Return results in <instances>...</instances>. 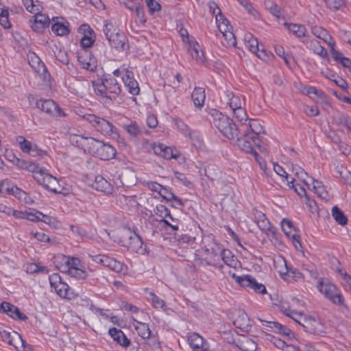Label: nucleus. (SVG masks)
<instances>
[{"instance_id": "obj_1", "label": "nucleus", "mask_w": 351, "mask_h": 351, "mask_svg": "<svg viewBox=\"0 0 351 351\" xmlns=\"http://www.w3.org/2000/svg\"><path fill=\"white\" fill-rule=\"evenodd\" d=\"M79 146L89 154L99 158L101 160H108L116 155V149L110 144L104 143L93 137L80 136L77 140Z\"/></svg>"}, {"instance_id": "obj_2", "label": "nucleus", "mask_w": 351, "mask_h": 351, "mask_svg": "<svg viewBox=\"0 0 351 351\" xmlns=\"http://www.w3.org/2000/svg\"><path fill=\"white\" fill-rule=\"evenodd\" d=\"M93 86L97 97L105 104L111 103L121 93L119 84L114 77L98 79L93 82Z\"/></svg>"}, {"instance_id": "obj_3", "label": "nucleus", "mask_w": 351, "mask_h": 351, "mask_svg": "<svg viewBox=\"0 0 351 351\" xmlns=\"http://www.w3.org/2000/svg\"><path fill=\"white\" fill-rule=\"evenodd\" d=\"M210 114L213 117L212 123L213 125L217 128L224 136L230 140L238 138L241 128H239L232 119L215 110H212Z\"/></svg>"}, {"instance_id": "obj_4", "label": "nucleus", "mask_w": 351, "mask_h": 351, "mask_svg": "<svg viewBox=\"0 0 351 351\" xmlns=\"http://www.w3.org/2000/svg\"><path fill=\"white\" fill-rule=\"evenodd\" d=\"M320 293L333 304L345 306V302L341 291L327 279H321L317 286Z\"/></svg>"}, {"instance_id": "obj_5", "label": "nucleus", "mask_w": 351, "mask_h": 351, "mask_svg": "<svg viewBox=\"0 0 351 351\" xmlns=\"http://www.w3.org/2000/svg\"><path fill=\"white\" fill-rule=\"evenodd\" d=\"M82 117L88 121L95 130L104 135L112 138L118 136L117 132L114 130V127L110 121L92 114H85Z\"/></svg>"}, {"instance_id": "obj_6", "label": "nucleus", "mask_w": 351, "mask_h": 351, "mask_svg": "<svg viewBox=\"0 0 351 351\" xmlns=\"http://www.w3.org/2000/svg\"><path fill=\"white\" fill-rule=\"evenodd\" d=\"M49 278L51 287L60 297L67 300H73L77 297V294L66 283L62 281L59 274H53Z\"/></svg>"}, {"instance_id": "obj_7", "label": "nucleus", "mask_w": 351, "mask_h": 351, "mask_svg": "<svg viewBox=\"0 0 351 351\" xmlns=\"http://www.w3.org/2000/svg\"><path fill=\"white\" fill-rule=\"evenodd\" d=\"M121 241L123 246L132 252L142 253L144 251L141 238L135 232H132L130 229L123 232Z\"/></svg>"}, {"instance_id": "obj_8", "label": "nucleus", "mask_w": 351, "mask_h": 351, "mask_svg": "<svg viewBox=\"0 0 351 351\" xmlns=\"http://www.w3.org/2000/svg\"><path fill=\"white\" fill-rule=\"evenodd\" d=\"M34 179L47 189L54 193H59L58 181L47 172L45 169H39L38 172L35 173Z\"/></svg>"}, {"instance_id": "obj_9", "label": "nucleus", "mask_w": 351, "mask_h": 351, "mask_svg": "<svg viewBox=\"0 0 351 351\" xmlns=\"http://www.w3.org/2000/svg\"><path fill=\"white\" fill-rule=\"evenodd\" d=\"M36 107L53 117H64L66 116L64 110L51 99H40L36 101Z\"/></svg>"}, {"instance_id": "obj_10", "label": "nucleus", "mask_w": 351, "mask_h": 351, "mask_svg": "<svg viewBox=\"0 0 351 351\" xmlns=\"http://www.w3.org/2000/svg\"><path fill=\"white\" fill-rule=\"evenodd\" d=\"M232 277L242 287L250 288L258 293L265 294L266 293L265 285L258 283L255 278L250 275L239 276L233 274Z\"/></svg>"}, {"instance_id": "obj_11", "label": "nucleus", "mask_w": 351, "mask_h": 351, "mask_svg": "<svg viewBox=\"0 0 351 351\" xmlns=\"http://www.w3.org/2000/svg\"><path fill=\"white\" fill-rule=\"evenodd\" d=\"M281 226L285 234L291 238L295 248L300 251L302 249V246L300 241V236L295 232H295V230L293 228L292 222L287 219H283L281 221Z\"/></svg>"}, {"instance_id": "obj_12", "label": "nucleus", "mask_w": 351, "mask_h": 351, "mask_svg": "<svg viewBox=\"0 0 351 351\" xmlns=\"http://www.w3.org/2000/svg\"><path fill=\"white\" fill-rule=\"evenodd\" d=\"M251 136L250 135L249 132L245 133L243 137L239 136V134L238 135V138H235L233 141H236L237 142V145L241 149L242 151L246 152V153H251L252 154L257 162L260 163L261 165V163L260 162V156L254 150L252 147V141L250 138Z\"/></svg>"}, {"instance_id": "obj_13", "label": "nucleus", "mask_w": 351, "mask_h": 351, "mask_svg": "<svg viewBox=\"0 0 351 351\" xmlns=\"http://www.w3.org/2000/svg\"><path fill=\"white\" fill-rule=\"evenodd\" d=\"M188 342L193 351H207L208 344L199 334L192 332L188 335Z\"/></svg>"}, {"instance_id": "obj_14", "label": "nucleus", "mask_w": 351, "mask_h": 351, "mask_svg": "<svg viewBox=\"0 0 351 351\" xmlns=\"http://www.w3.org/2000/svg\"><path fill=\"white\" fill-rule=\"evenodd\" d=\"M122 80L128 92L131 95L133 96L138 95L140 88L137 81L134 78V74L131 71L128 69L125 70Z\"/></svg>"}, {"instance_id": "obj_15", "label": "nucleus", "mask_w": 351, "mask_h": 351, "mask_svg": "<svg viewBox=\"0 0 351 351\" xmlns=\"http://www.w3.org/2000/svg\"><path fill=\"white\" fill-rule=\"evenodd\" d=\"M152 148L156 155L166 160H170L171 158L177 159L180 156L179 154L173 153L171 147L162 143H153Z\"/></svg>"}, {"instance_id": "obj_16", "label": "nucleus", "mask_w": 351, "mask_h": 351, "mask_svg": "<svg viewBox=\"0 0 351 351\" xmlns=\"http://www.w3.org/2000/svg\"><path fill=\"white\" fill-rule=\"evenodd\" d=\"M0 308L3 313H5L14 319L23 321L27 319V317L24 313H21L18 307L9 302H2L0 305Z\"/></svg>"}, {"instance_id": "obj_17", "label": "nucleus", "mask_w": 351, "mask_h": 351, "mask_svg": "<svg viewBox=\"0 0 351 351\" xmlns=\"http://www.w3.org/2000/svg\"><path fill=\"white\" fill-rule=\"evenodd\" d=\"M34 21L31 25L32 29L36 32H42L49 25L50 19L39 11L34 13Z\"/></svg>"}, {"instance_id": "obj_18", "label": "nucleus", "mask_w": 351, "mask_h": 351, "mask_svg": "<svg viewBox=\"0 0 351 351\" xmlns=\"http://www.w3.org/2000/svg\"><path fill=\"white\" fill-rule=\"evenodd\" d=\"M217 250L221 252V258L226 265L234 269L241 267V263L230 250L222 246H217Z\"/></svg>"}, {"instance_id": "obj_19", "label": "nucleus", "mask_w": 351, "mask_h": 351, "mask_svg": "<svg viewBox=\"0 0 351 351\" xmlns=\"http://www.w3.org/2000/svg\"><path fill=\"white\" fill-rule=\"evenodd\" d=\"M119 178L123 186L130 187L136 183L137 178L134 170L129 167L121 170Z\"/></svg>"}, {"instance_id": "obj_20", "label": "nucleus", "mask_w": 351, "mask_h": 351, "mask_svg": "<svg viewBox=\"0 0 351 351\" xmlns=\"http://www.w3.org/2000/svg\"><path fill=\"white\" fill-rule=\"evenodd\" d=\"M187 51L191 58L195 60L197 64H202L205 62L206 58L203 51L201 50L199 44L197 42H189Z\"/></svg>"}, {"instance_id": "obj_21", "label": "nucleus", "mask_w": 351, "mask_h": 351, "mask_svg": "<svg viewBox=\"0 0 351 351\" xmlns=\"http://www.w3.org/2000/svg\"><path fill=\"white\" fill-rule=\"evenodd\" d=\"M34 58L35 60L32 59V63H30L32 66L35 69L36 72L45 82H49L50 81L51 75L45 65L37 56H35Z\"/></svg>"}, {"instance_id": "obj_22", "label": "nucleus", "mask_w": 351, "mask_h": 351, "mask_svg": "<svg viewBox=\"0 0 351 351\" xmlns=\"http://www.w3.org/2000/svg\"><path fill=\"white\" fill-rule=\"evenodd\" d=\"M108 40L111 46L118 51H124L128 48V45H127L128 39L122 32H119L116 35L114 34L112 37L109 38Z\"/></svg>"}, {"instance_id": "obj_23", "label": "nucleus", "mask_w": 351, "mask_h": 351, "mask_svg": "<svg viewBox=\"0 0 351 351\" xmlns=\"http://www.w3.org/2000/svg\"><path fill=\"white\" fill-rule=\"evenodd\" d=\"M260 321L263 326L269 328L275 332H278L285 336H290L291 334V330L289 328L277 322H269L264 319H260Z\"/></svg>"}, {"instance_id": "obj_24", "label": "nucleus", "mask_w": 351, "mask_h": 351, "mask_svg": "<svg viewBox=\"0 0 351 351\" xmlns=\"http://www.w3.org/2000/svg\"><path fill=\"white\" fill-rule=\"evenodd\" d=\"M0 335L4 342L8 343L10 346H13L17 350L19 349V347L14 342H20L22 341V337L18 332L15 331L10 332L3 330L0 332Z\"/></svg>"}, {"instance_id": "obj_25", "label": "nucleus", "mask_w": 351, "mask_h": 351, "mask_svg": "<svg viewBox=\"0 0 351 351\" xmlns=\"http://www.w3.org/2000/svg\"><path fill=\"white\" fill-rule=\"evenodd\" d=\"M109 335L120 346L127 348L130 344V340L126 337L123 331L116 328H110L108 331Z\"/></svg>"}, {"instance_id": "obj_26", "label": "nucleus", "mask_w": 351, "mask_h": 351, "mask_svg": "<svg viewBox=\"0 0 351 351\" xmlns=\"http://www.w3.org/2000/svg\"><path fill=\"white\" fill-rule=\"evenodd\" d=\"M93 187L96 190L101 191L106 194H112L114 191V189L111 184L108 182L101 176H97L95 177Z\"/></svg>"}, {"instance_id": "obj_27", "label": "nucleus", "mask_w": 351, "mask_h": 351, "mask_svg": "<svg viewBox=\"0 0 351 351\" xmlns=\"http://www.w3.org/2000/svg\"><path fill=\"white\" fill-rule=\"evenodd\" d=\"M241 127V130L245 133H250V138L254 143H255L258 134L263 132V128L256 120L251 121L249 126L243 125Z\"/></svg>"}, {"instance_id": "obj_28", "label": "nucleus", "mask_w": 351, "mask_h": 351, "mask_svg": "<svg viewBox=\"0 0 351 351\" xmlns=\"http://www.w3.org/2000/svg\"><path fill=\"white\" fill-rule=\"evenodd\" d=\"M244 41L245 47L252 53H256L257 56L263 59V56L261 54L258 53V40L250 33H247L244 36Z\"/></svg>"}, {"instance_id": "obj_29", "label": "nucleus", "mask_w": 351, "mask_h": 351, "mask_svg": "<svg viewBox=\"0 0 351 351\" xmlns=\"http://www.w3.org/2000/svg\"><path fill=\"white\" fill-rule=\"evenodd\" d=\"M234 326L243 331L248 330L250 327V321L247 313L243 311H239L237 318L233 322Z\"/></svg>"}, {"instance_id": "obj_30", "label": "nucleus", "mask_w": 351, "mask_h": 351, "mask_svg": "<svg viewBox=\"0 0 351 351\" xmlns=\"http://www.w3.org/2000/svg\"><path fill=\"white\" fill-rule=\"evenodd\" d=\"M300 326H302L307 332L315 333L317 332V328L319 326V322L314 317L304 315Z\"/></svg>"}, {"instance_id": "obj_31", "label": "nucleus", "mask_w": 351, "mask_h": 351, "mask_svg": "<svg viewBox=\"0 0 351 351\" xmlns=\"http://www.w3.org/2000/svg\"><path fill=\"white\" fill-rule=\"evenodd\" d=\"M191 98L195 107L202 108L204 104L205 90L202 87H195L191 93Z\"/></svg>"}, {"instance_id": "obj_32", "label": "nucleus", "mask_w": 351, "mask_h": 351, "mask_svg": "<svg viewBox=\"0 0 351 351\" xmlns=\"http://www.w3.org/2000/svg\"><path fill=\"white\" fill-rule=\"evenodd\" d=\"M237 346L242 351H256L257 349L256 343L245 336L237 340Z\"/></svg>"}, {"instance_id": "obj_33", "label": "nucleus", "mask_w": 351, "mask_h": 351, "mask_svg": "<svg viewBox=\"0 0 351 351\" xmlns=\"http://www.w3.org/2000/svg\"><path fill=\"white\" fill-rule=\"evenodd\" d=\"M104 258V261H103V266L117 273L121 272L123 270V264L122 263L108 256Z\"/></svg>"}, {"instance_id": "obj_34", "label": "nucleus", "mask_w": 351, "mask_h": 351, "mask_svg": "<svg viewBox=\"0 0 351 351\" xmlns=\"http://www.w3.org/2000/svg\"><path fill=\"white\" fill-rule=\"evenodd\" d=\"M16 165L18 167L22 169H26L30 172H32L34 173V177L35 176V173L38 172V169H41L35 162H33L30 160H21L19 158L16 159Z\"/></svg>"}, {"instance_id": "obj_35", "label": "nucleus", "mask_w": 351, "mask_h": 351, "mask_svg": "<svg viewBox=\"0 0 351 351\" xmlns=\"http://www.w3.org/2000/svg\"><path fill=\"white\" fill-rule=\"evenodd\" d=\"M256 224L259 229L266 234L267 237H276V228L271 226L267 218Z\"/></svg>"}, {"instance_id": "obj_36", "label": "nucleus", "mask_w": 351, "mask_h": 351, "mask_svg": "<svg viewBox=\"0 0 351 351\" xmlns=\"http://www.w3.org/2000/svg\"><path fill=\"white\" fill-rule=\"evenodd\" d=\"M313 189L315 193H316L322 199L328 201L330 197L323 184L321 182L315 180H313Z\"/></svg>"}, {"instance_id": "obj_37", "label": "nucleus", "mask_w": 351, "mask_h": 351, "mask_svg": "<svg viewBox=\"0 0 351 351\" xmlns=\"http://www.w3.org/2000/svg\"><path fill=\"white\" fill-rule=\"evenodd\" d=\"M285 26H286L288 30L292 33L293 35L300 38L305 36L306 33V27L304 25H298L295 23H285Z\"/></svg>"}, {"instance_id": "obj_38", "label": "nucleus", "mask_w": 351, "mask_h": 351, "mask_svg": "<svg viewBox=\"0 0 351 351\" xmlns=\"http://www.w3.org/2000/svg\"><path fill=\"white\" fill-rule=\"evenodd\" d=\"M176 124L177 125V128L186 136L189 137L192 141H194L197 136L195 135V133L192 132L189 126L185 124V123L179 119H176L175 120Z\"/></svg>"}, {"instance_id": "obj_39", "label": "nucleus", "mask_w": 351, "mask_h": 351, "mask_svg": "<svg viewBox=\"0 0 351 351\" xmlns=\"http://www.w3.org/2000/svg\"><path fill=\"white\" fill-rule=\"evenodd\" d=\"M281 311H282L287 316L293 319L295 322L298 323L300 325L305 315L302 312H297L295 311L291 310L289 308H287L284 305H282Z\"/></svg>"}, {"instance_id": "obj_40", "label": "nucleus", "mask_w": 351, "mask_h": 351, "mask_svg": "<svg viewBox=\"0 0 351 351\" xmlns=\"http://www.w3.org/2000/svg\"><path fill=\"white\" fill-rule=\"evenodd\" d=\"M82 67L89 71H94L97 67V61L95 58L84 57L80 60Z\"/></svg>"}, {"instance_id": "obj_41", "label": "nucleus", "mask_w": 351, "mask_h": 351, "mask_svg": "<svg viewBox=\"0 0 351 351\" xmlns=\"http://www.w3.org/2000/svg\"><path fill=\"white\" fill-rule=\"evenodd\" d=\"M332 216L339 225L345 226L347 224L348 219L346 216L337 206L332 208Z\"/></svg>"}, {"instance_id": "obj_42", "label": "nucleus", "mask_w": 351, "mask_h": 351, "mask_svg": "<svg viewBox=\"0 0 351 351\" xmlns=\"http://www.w3.org/2000/svg\"><path fill=\"white\" fill-rule=\"evenodd\" d=\"M135 330L138 332V335L143 339H148L151 335V330L148 324L140 322H137L135 326Z\"/></svg>"}, {"instance_id": "obj_43", "label": "nucleus", "mask_w": 351, "mask_h": 351, "mask_svg": "<svg viewBox=\"0 0 351 351\" xmlns=\"http://www.w3.org/2000/svg\"><path fill=\"white\" fill-rule=\"evenodd\" d=\"M159 194L162 197H163L167 201L173 200L177 204H178L180 206H182L184 205V203L182 201V199L176 196L171 191L168 190L167 189L162 187Z\"/></svg>"}, {"instance_id": "obj_44", "label": "nucleus", "mask_w": 351, "mask_h": 351, "mask_svg": "<svg viewBox=\"0 0 351 351\" xmlns=\"http://www.w3.org/2000/svg\"><path fill=\"white\" fill-rule=\"evenodd\" d=\"M227 96L228 97V105L232 110H235V109L245 105V101L241 100L239 96L232 93H229Z\"/></svg>"}, {"instance_id": "obj_45", "label": "nucleus", "mask_w": 351, "mask_h": 351, "mask_svg": "<svg viewBox=\"0 0 351 351\" xmlns=\"http://www.w3.org/2000/svg\"><path fill=\"white\" fill-rule=\"evenodd\" d=\"M17 192L21 193V190L16 186H10L7 182H1L0 183V194L5 195L12 194L16 195Z\"/></svg>"}, {"instance_id": "obj_46", "label": "nucleus", "mask_w": 351, "mask_h": 351, "mask_svg": "<svg viewBox=\"0 0 351 351\" xmlns=\"http://www.w3.org/2000/svg\"><path fill=\"white\" fill-rule=\"evenodd\" d=\"M16 141L23 153L27 154L28 152H31L33 145L30 141H27L23 136H18Z\"/></svg>"}, {"instance_id": "obj_47", "label": "nucleus", "mask_w": 351, "mask_h": 351, "mask_svg": "<svg viewBox=\"0 0 351 351\" xmlns=\"http://www.w3.org/2000/svg\"><path fill=\"white\" fill-rule=\"evenodd\" d=\"M67 272L70 276L78 280H84L87 277V273L79 267L68 268Z\"/></svg>"}, {"instance_id": "obj_48", "label": "nucleus", "mask_w": 351, "mask_h": 351, "mask_svg": "<svg viewBox=\"0 0 351 351\" xmlns=\"http://www.w3.org/2000/svg\"><path fill=\"white\" fill-rule=\"evenodd\" d=\"M119 32L120 30L118 29L117 27H115V25L112 24L111 22H106L105 23L104 32L107 40L109 38H112L114 34V35H116Z\"/></svg>"}, {"instance_id": "obj_49", "label": "nucleus", "mask_w": 351, "mask_h": 351, "mask_svg": "<svg viewBox=\"0 0 351 351\" xmlns=\"http://www.w3.org/2000/svg\"><path fill=\"white\" fill-rule=\"evenodd\" d=\"M51 29L58 36H64L69 33L67 26L62 23H56L52 25Z\"/></svg>"}, {"instance_id": "obj_50", "label": "nucleus", "mask_w": 351, "mask_h": 351, "mask_svg": "<svg viewBox=\"0 0 351 351\" xmlns=\"http://www.w3.org/2000/svg\"><path fill=\"white\" fill-rule=\"evenodd\" d=\"M328 38L330 39L329 46L330 47L331 56L335 60L339 62V61L342 60L344 56L341 52L335 49V42L332 40L330 36H328Z\"/></svg>"}, {"instance_id": "obj_51", "label": "nucleus", "mask_w": 351, "mask_h": 351, "mask_svg": "<svg viewBox=\"0 0 351 351\" xmlns=\"http://www.w3.org/2000/svg\"><path fill=\"white\" fill-rule=\"evenodd\" d=\"M124 129L132 136H136L141 133V130L136 122H132L130 124L125 125Z\"/></svg>"}, {"instance_id": "obj_52", "label": "nucleus", "mask_w": 351, "mask_h": 351, "mask_svg": "<svg viewBox=\"0 0 351 351\" xmlns=\"http://www.w3.org/2000/svg\"><path fill=\"white\" fill-rule=\"evenodd\" d=\"M294 181V178H291V180L290 181L287 180V186L290 189H293L299 196L302 197L306 195V193L305 189L300 184H295Z\"/></svg>"}, {"instance_id": "obj_53", "label": "nucleus", "mask_w": 351, "mask_h": 351, "mask_svg": "<svg viewBox=\"0 0 351 351\" xmlns=\"http://www.w3.org/2000/svg\"><path fill=\"white\" fill-rule=\"evenodd\" d=\"M311 46L313 49V51L315 53L320 56L322 58L327 56V51L326 49L319 45V42L316 40L311 41Z\"/></svg>"}, {"instance_id": "obj_54", "label": "nucleus", "mask_w": 351, "mask_h": 351, "mask_svg": "<svg viewBox=\"0 0 351 351\" xmlns=\"http://www.w3.org/2000/svg\"><path fill=\"white\" fill-rule=\"evenodd\" d=\"M334 123L339 127L351 125V117L346 115H339L334 117Z\"/></svg>"}, {"instance_id": "obj_55", "label": "nucleus", "mask_w": 351, "mask_h": 351, "mask_svg": "<svg viewBox=\"0 0 351 351\" xmlns=\"http://www.w3.org/2000/svg\"><path fill=\"white\" fill-rule=\"evenodd\" d=\"M221 32L227 42V45L232 47H234L236 45V38L232 32L229 31V29H228Z\"/></svg>"}, {"instance_id": "obj_56", "label": "nucleus", "mask_w": 351, "mask_h": 351, "mask_svg": "<svg viewBox=\"0 0 351 351\" xmlns=\"http://www.w3.org/2000/svg\"><path fill=\"white\" fill-rule=\"evenodd\" d=\"M149 294L150 296L149 300L152 301V305L154 308H162L165 306V302L156 295H155L154 292L151 291L149 293Z\"/></svg>"}, {"instance_id": "obj_57", "label": "nucleus", "mask_w": 351, "mask_h": 351, "mask_svg": "<svg viewBox=\"0 0 351 351\" xmlns=\"http://www.w3.org/2000/svg\"><path fill=\"white\" fill-rule=\"evenodd\" d=\"M216 21L218 23L220 32L228 29L229 21L221 13L218 16L217 15Z\"/></svg>"}, {"instance_id": "obj_58", "label": "nucleus", "mask_w": 351, "mask_h": 351, "mask_svg": "<svg viewBox=\"0 0 351 351\" xmlns=\"http://www.w3.org/2000/svg\"><path fill=\"white\" fill-rule=\"evenodd\" d=\"M267 10L277 18H280L281 15V8L273 2H268L266 4Z\"/></svg>"}, {"instance_id": "obj_59", "label": "nucleus", "mask_w": 351, "mask_h": 351, "mask_svg": "<svg viewBox=\"0 0 351 351\" xmlns=\"http://www.w3.org/2000/svg\"><path fill=\"white\" fill-rule=\"evenodd\" d=\"M232 111H233L236 118L241 122L247 121L246 111H245L243 106H242L235 109V110H232Z\"/></svg>"}, {"instance_id": "obj_60", "label": "nucleus", "mask_w": 351, "mask_h": 351, "mask_svg": "<svg viewBox=\"0 0 351 351\" xmlns=\"http://www.w3.org/2000/svg\"><path fill=\"white\" fill-rule=\"evenodd\" d=\"M265 336L267 337V339L268 340H270L271 341H272L274 345L279 349L283 350L287 346L286 344L285 341H284L283 340H282L279 338L275 337H274L271 335H268V334H266Z\"/></svg>"}, {"instance_id": "obj_61", "label": "nucleus", "mask_w": 351, "mask_h": 351, "mask_svg": "<svg viewBox=\"0 0 351 351\" xmlns=\"http://www.w3.org/2000/svg\"><path fill=\"white\" fill-rule=\"evenodd\" d=\"M9 12L7 9L0 15V24L5 29H9L11 27V23L8 19Z\"/></svg>"}, {"instance_id": "obj_62", "label": "nucleus", "mask_w": 351, "mask_h": 351, "mask_svg": "<svg viewBox=\"0 0 351 351\" xmlns=\"http://www.w3.org/2000/svg\"><path fill=\"white\" fill-rule=\"evenodd\" d=\"M325 2L331 10H338L345 3L344 0H325Z\"/></svg>"}, {"instance_id": "obj_63", "label": "nucleus", "mask_w": 351, "mask_h": 351, "mask_svg": "<svg viewBox=\"0 0 351 351\" xmlns=\"http://www.w3.org/2000/svg\"><path fill=\"white\" fill-rule=\"evenodd\" d=\"M42 213L36 210H27L26 219L31 221H38L40 220V215Z\"/></svg>"}, {"instance_id": "obj_64", "label": "nucleus", "mask_w": 351, "mask_h": 351, "mask_svg": "<svg viewBox=\"0 0 351 351\" xmlns=\"http://www.w3.org/2000/svg\"><path fill=\"white\" fill-rule=\"evenodd\" d=\"M56 58L62 64H68L69 60L68 58L67 53L65 51L60 49L57 53H55Z\"/></svg>"}]
</instances>
